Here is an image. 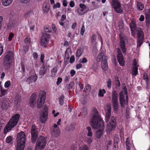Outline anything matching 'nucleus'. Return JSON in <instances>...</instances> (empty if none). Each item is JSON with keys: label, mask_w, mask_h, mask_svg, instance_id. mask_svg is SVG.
Segmentation results:
<instances>
[{"label": "nucleus", "mask_w": 150, "mask_h": 150, "mask_svg": "<svg viewBox=\"0 0 150 150\" xmlns=\"http://www.w3.org/2000/svg\"><path fill=\"white\" fill-rule=\"evenodd\" d=\"M90 122L92 128L94 129L99 128V129L96 132V137L97 138H100L103 133L104 122L100 116L98 115V112L97 110L94 111Z\"/></svg>", "instance_id": "obj_1"}, {"label": "nucleus", "mask_w": 150, "mask_h": 150, "mask_svg": "<svg viewBox=\"0 0 150 150\" xmlns=\"http://www.w3.org/2000/svg\"><path fill=\"white\" fill-rule=\"evenodd\" d=\"M20 118V115L18 113L12 116L4 128V134H6V132H8L17 125Z\"/></svg>", "instance_id": "obj_2"}, {"label": "nucleus", "mask_w": 150, "mask_h": 150, "mask_svg": "<svg viewBox=\"0 0 150 150\" xmlns=\"http://www.w3.org/2000/svg\"><path fill=\"white\" fill-rule=\"evenodd\" d=\"M17 146L16 150H23L25 144L26 136L25 133L21 131L17 134Z\"/></svg>", "instance_id": "obj_3"}, {"label": "nucleus", "mask_w": 150, "mask_h": 150, "mask_svg": "<svg viewBox=\"0 0 150 150\" xmlns=\"http://www.w3.org/2000/svg\"><path fill=\"white\" fill-rule=\"evenodd\" d=\"M47 143V138L44 136H40L38 139L35 150H42L44 149Z\"/></svg>", "instance_id": "obj_4"}, {"label": "nucleus", "mask_w": 150, "mask_h": 150, "mask_svg": "<svg viewBox=\"0 0 150 150\" xmlns=\"http://www.w3.org/2000/svg\"><path fill=\"white\" fill-rule=\"evenodd\" d=\"M118 94L116 91L112 92V103L114 110L117 111L118 110L119 103L118 102Z\"/></svg>", "instance_id": "obj_5"}, {"label": "nucleus", "mask_w": 150, "mask_h": 150, "mask_svg": "<svg viewBox=\"0 0 150 150\" xmlns=\"http://www.w3.org/2000/svg\"><path fill=\"white\" fill-rule=\"evenodd\" d=\"M14 54L11 51L8 52L4 59V64L5 66L10 67L11 62V60L13 58Z\"/></svg>", "instance_id": "obj_6"}, {"label": "nucleus", "mask_w": 150, "mask_h": 150, "mask_svg": "<svg viewBox=\"0 0 150 150\" xmlns=\"http://www.w3.org/2000/svg\"><path fill=\"white\" fill-rule=\"evenodd\" d=\"M46 94V93L44 91H40L37 101V107L38 108H40L44 105L45 100Z\"/></svg>", "instance_id": "obj_7"}, {"label": "nucleus", "mask_w": 150, "mask_h": 150, "mask_svg": "<svg viewBox=\"0 0 150 150\" xmlns=\"http://www.w3.org/2000/svg\"><path fill=\"white\" fill-rule=\"evenodd\" d=\"M48 107L45 105L42 108L40 117V121L41 123H44L47 121L48 116Z\"/></svg>", "instance_id": "obj_8"}, {"label": "nucleus", "mask_w": 150, "mask_h": 150, "mask_svg": "<svg viewBox=\"0 0 150 150\" xmlns=\"http://www.w3.org/2000/svg\"><path fill=\"white\" fill-rule=\"evenodd\" d=\"M137 36V47H140L144 42V36L143 32L141 30H138Z\"/></svg>", "instance_id": "obj_9"}, {"label": "nucleus", "mask_w": 150, "mask_h": 150, "mask_svg": "<svg viewBox=\"0 0 150 150\" xmlns=\"http://www.w3.org/2000/svg\"><path fill=\"white\" fill-rule=\"evenodd\" d=\"M31 141L33 143H35L38 137L37 130L36 129L35 125H33L31 129Z\"/></svg>", "instance_id": "obj_10"}, {"label": "nucleus", "mask_w": 150, "mask_h": 150, "mask_svg": "<svg viewBox=\"0 0 150 150\" xmlns=\"http://www.w3.org/2000/svg\"><path fill=\"white\" fill-rule=\"evenodd\" d=\"M117 58L120 65V66H124L125 64V61L122 53L121 51L119 48L117 49Z\"/></svg>", "instance_id": "obj_11"}, {"label": "nucleus", "mask_w": 150, "mask_h": 150, "mask_svg": "<svg viewBox=\"0 0 150 150\" xmlns=\"http://www.w3.org/2000/svg\"><path fill=\"white\" fill-rule=\"evenodd\" d=\"M50 35L47 33H44L41 39V44L42 46L46 47L50 39Z\"/></svg>", "instance_id": "obj_12"}, {"label": "nucleus", "mask_w": 150, "mask_h": 150, "mask_svg": "<svg viewBox=\"0 0 150 150\" xmlns=\"http://www.w3.org/2000/svg\"><path fill=\"white\" fill-rule=\"evenodd\" d=\"M120 38V47L123 53H126V48L125 46V37L122 36L120 34L119 35Z\"/></svg>", "instance_id": "obj_13"}, {"label": "nucleus", "mask_w": 150, "mask_h": 150, "mask_svg": "<svg viewBox=\"0 0 150 150\" xmlns=\"http://www.w3.org/2000/svg\"><path fill=\"white\" fill-rule=\"evenodd\" d=\"M116 122L115 118L114 116H112L110 122L108 124V129L110 131H112L116 128Z\"/></svg>", "instance_id": "obj_14"}, {"label": "nucleus", "mask_w": 150, "mask_h": 150, "mask_svg": "<svg viewBox=\"0 0 150 150\" xmlns=\"http://www.w3.org/2000/svg\"><path fill=\"white\" fill-rule=\"evenodd\" d=\"M128 96L127 95L126 96V100L125 99L124 96L122 92L120 93L119 100L121 106L123 107L124 105H127L128 103Z\"/></svg>", "instance_id": "obj_15"}, {"label": "nucleus", "mask_w": 150, "mask_h": 150, "mask_svg": "<svg viewBox=\"0 0 150 150\" xmlns=\"http://www.w3.org/2000/svg\"><path fill=\"white\" fill-rule=\"evenodd\" d=\"M107 57L105 54L103 53V51L102 50L100 52L99 54H98L96 59V61L98 62L101 61L103 62V60L105 61L107 60Z\"/></svg>", "instance_id": "obj_16"}, {"label": "nucleus", "mask_w": 150, "mask_h": 150, "mask_svg": "<svg viewBox=\"0 0 150 150\" xmlns=\"http://www.w3.org/2000/svg\"><path fill=\"white\" fill-rule=\"evenodd\" d=\"M48 66L47 64H43L42 67L40 68L39 72V74L41 76H43L47 72Z\"/></svg>", "instance_id": "obj_17"}, {"label": "nucleus", "mask_w": 150, "mask_h": 150, "mask_svg": "<svg viewBox=\"0 0 150 150\" xmlns=\"http://www.w3.org/2000/svg\"><path fill=\"white\" fill-rule=\"evenodd\" d=\"M111 109L110 106L108 107L107 111L105 113V121L106 122H108L111 117Z\"/></svg>", "instance_id": "obj_18"}, {"label": "nucleus", "mask_w": 150, "mask_h": 150, "mask_svg": "<svg viewBox=\"0 0 150 150\" xmlns=\"http://www.w3.org/2000/svg\"><path fill=\"white\" fill-rule=\"evenodd\" d=\"M10 106V103L7 100H4L1 103V108L3 110H6Z\"/></svg>", "instance_id": "obj_19"}, {"label": "nucleus", "mask_w": 150, "mask_h": 150, "mask_svg": "<svg viewBox=\"0 0 150 150\" xmlns=\"http://www.w3.org/2000/svg\"><path fill=\"white\" fill-rule=\"evenodd\" d=\"M37 76L36 75L31 76L27 79L26 81L30 84L35 82L37 80Z\"/></svg>", "instance_id": "obj_20"}, {"label": "nucleus", "mask_w": 150, "mask_h": 150, "mask_svg": "<svg viewBox=\"0 0 150 150\" xmlns=\"http://www.w3.org/2000/svg\"><path fill=\"white\" fill-rule=\"evenodd\" d=\"M36 94L33 93L30 96V107H33L34 106V103L35 101Z\"/></svg>", "instance_id": "obj_21"}, {"label": "nucleus", "mask_w": 150, "mask_h": 150, "mask_svg": "<svg viewBox=\"0 0 150 150\" xmlns=\"http://www.w3.org/2000/svg\"><path fill=\"white\" fill-rule=\"evenodd\" d=\"M51 135L52 136L57 137L60 135V131L59 129H52L51 130Z\"/></svg>", "instance_id": "obj_22"}, {"label": "nucleus", "mask_w": 150, "mask_h": 150, "mask_svg": "<svg viewBox=\"0 0 150 150\" xmlns=\"http://www.w3.org/2000/svg\"><path fill=\"white\" fill-rule=\"evenodd\" d=\"M42 9L44 12L47 13L50 9L49 4L46 2L44 3L43 4Z\"/></svg>", "instance_id": "obj_23"}, {"label": "nucleus", "mask_w": 150, "mask_h": 150, "mask_svg": "<svg viewBox=\"0 0 150 150\" xmlns=\"http://www.w3.org/2000/svg\"><path fill=\"white\" fill-rule=\"evenodd\" d=\"M101 67L102 69L104 71H106L108 68V64L107 60H103L101 62Z\"/></svg>", "instance_id": "obj_24"}, {"label": "nucleus", "mask_w": 150, "mask_h": 150, "mask_svg": "<svg viewBox=\"0 0 150 150\" xmlns=\"http://www.w3.org/2000/svg\"><path fill=\"white\" fill-rule=\"evenodd\" d=\"M111 3L113 8L121 5L119 1L118 0H112Z\"/></svg>", "instance_id": "obj_25"}, {"label": "nucleus", "mask_w": 150, "mask_h": 150, "mask_svg": "<svg viewBox=\"0 0 150 150\" xmlns=\"http://www.w3.org/2000/svg\"><path fill=\"white\" fill-rule=\"evenodd\" d=\"M130 28L131 33H132L133 30H135L137 29V26L135 23L134 22L131 21L129 25Z\"/></svg>", "instance_id": "obj_26"}, {"label": "nucleus", "mask_w": 150, "mask_h": 150, "mask_svg": "<svg viewBox=\"0 0 150 150\" xmlns=\"http://www.w3.org/2000/svg\"><path fill=\"white\" fill-rule=\"evenodd\" d=\"M13 0H2V3L3 5L7 6L9 5L12 3Z\"/></svg>", "instance_id": "obj_27"}, {"label": "nucleus", "mask_w": 150, "mask_h": 150, "mask_svg": "<svg viewBox=\"0 0 150 150\" xmlns=\"http://www.w3.org/2000/svg\"><path fill=\"white\" fill-rule=\"evenodd\" d=\"M57 68L56 67H54L51 70V76L52 77H54L57 74Z\"/></svg>", "instance_id": "obj_28"}, {"label": "nucleus", "mask_w": 150, "mask_h": 150, "mask_svg": "<svg viewBox=\"0 0 150 150\" xmlns=\"http://www.w3.org/2000/svg\"><path fill=\"white\" fill-rule=\"evenodd\" d=\"M21 99V97L19 95H16L15 98L14 103L16 105H18L20 103Z\"/></svg>", "instance_id": "obj_29"}, {"label": "nucleus", "mask_w": 150, "mask_h": 150, "mask_svg": "<svg viewBox=\"0 0 150 150\" xmlns=\"http://www.w3.org/2000/svg\"><path fill=\"white\" fill-rule=\"evenodd\" d=\"M114 10L118 13H122L123 12V10L122 8L121 5L120 6H118L114 8Z\"/></svg>", "instance_id": "obj_30"}, {"label": "nucleus", "mask_w": 150, "mask_h": 150, "mask_svg": "<svg viewBox=\"0 0 150 150\" xmlns=\"http://www.w3.org/2000/svg\"><path fill=\"white\" fill-rule=\"evenodd\" d=\"M138 67H133L132 69V74L134 76H136L138 74Z\"/></svg>", "instance_id": "obj_31"}, {"label": "nucleus", "mask_w": 150, "mask_h": 150, "mask_svg": "<svg viewBox=\"0 0 150 150\" xmlns=\"http://www.w3.org/2000/svg\"><path fill=\"white\" fill-rule=\"evenodd\" d=\"M64 96L63 94H61L59 98V103L60 105H62L64 103Z\"/></svg>", "instance_id": "obj_32"}, {"label": "nucleus", "mask_w": 150, "mask_h": 150, "mask_svg": "<svg viewBox=\"0 0 150 150\" xmlns=\"http://www.w3.org/2000/svg\"><path fill=\"white\" fill-rule=\"evenodd\" d=\"M142 79L145 80L147 84L149 81V77L147 74L146 72L144 73Z\"/></svg>", "instance_id": "obj_33"}, {"label": "nucleus", "mask_w": 150, "mask_h": 150, "mask_svg": "<svg viewBox=\"0 0 150 150\" xmlns=\"http://www.w3.org/2000/svg\"><path fill=\"white\" fill-rule=\"evenodd\" d=\"M106 93V91L104 89H100L99 90L98 96L101 97H103L104 96V94Z\"/></svg>", "instance_id": "obj_34"}, {"label": "nucleus", "mask_w": 150, "mask_h": 150, "mask_svg": "<svg viewBox=\"0 0 150 150\" xmlns=\"http://www.w3.org/2000/svg\"><path fill=\"white\" fill-rule=\"evenodd\" d=\"M150 14H146V22L147 26H149L150 23Z\"/></svg>", "instance_id": "obj_35"}, {"label": "nucleus", "mask_w": 150, "mask_h": 150, "mask_svg": "<svg viewBox=\"0 0 150 150\" xmlns=\"http://www.w3.org/2000/svg\"><path fill=\"white\" fill-rule=\"evenodd\" d=\"M21 69L20 71L22 72V74L24 75L25 72V64L23 62H22L21 63Z\"/></svg>", "instance_id": "obj_36"}, {"label": "nucleus", "mask_w": 150, "mask_h": 150, "mask_svg": "<svg viewBox=\"0 0 150 150\" xmlns=\"http://www.w3.org/2000/svg\"><path fill=\"white\" fill-rule=\"evenodd\" d=\"M44 30L46 32L50 33L52 32L50 27L48 25H45L44 27Z\"/></svg>", "instance_id": "obj_37"}, {"label": "nucleus", "mask_w": 150, "mask_h": 150, "mask_svg": "<svg viewBox=\"0 0 150 150\" xmlns=\"http://www.w3.org/2000/svg\"><path fill=\"white\" fill-rule=\"evenodd\" d=\"M137 7L139 10L142 11L144 8V5L141 2H138L137 3Z\"/></svg>", "instance_id": "obj_38"}, {"label": "nucleus", "mask_w": 150, "mask_h": 150, "mask_svg": "<svg viewBox=\"0 0 150 150\" xmlns=\"http://www.w3.org/2000/svg\"><path fill=\"white\" fill-rule=\"evenodd\" d=\"M81 113L83 116H85L87 115V109L86 107H84L82 108L81 112Z\"/></svg>", "instance_id": "obj_39"}, {"label": "nucleus", "mask_w": 150, "mask_h": 150, "mask_svg": "<svg viewBox=\"0 0 150 150\" xmlns=\"http://www.w3.org/2000/svg\"><path fill=\"white\" fill-rule=\"evenodd\" d=\"M77 11L78 15H82L86 12L84 10L80 9V8H79L77 9Z\"/></svg>", "instance_id": "obj_40"}, {"label": "nucleus", "mask_w": 150, "mask_h": 150, "mask_svg": "<svg viewBox=\"0 0 150 150\" xmlns=\"http://www.w3.org/2000/svg\"><path fill=\"white\" fill-rule=\"evenodd\" d=\"M70 49L69 48H67L65 52V57L67 59H69V53L71 52H70Z\"/></svg>", "instance_id": "obj_41"}, {"label": "nucleus", "mask_w": 150, "mask_h": 150, "mask_svg": "<svg viewBox=\"0 0 150 150\" xmlns=\"http://www.w3.org/2000/svg\"><path fill=\"white\" fill-rule=\"evenodd\" d=\"M83 51L81 49H78L76 52V56L78 57H79L81 55Z\"/></svg>", "instance_id": "obj_42"}, {"label": "nucleus", "mask_w": 150, "mask_h": 150, "mask_svg": "<svg viewBox=\"0 0 150 150\" xmlns=\"http://www.w3.org/2000/svg\"><path fill=\"white\" fill-rule=\"evenodd\" d=\"M61 7V4L59 2H57L56 4H54L53 6V9H55L57 8H60Z\"/></svg>", "instance_id": "obj_43"}, {"label": "nucleus", "mask_w": 150, "mask_h": 150, "mask_svg": "<svg viewBox=\"0 0 150 150\" xmlns=\"http://www.w3.org/2000/svg\"><path fill=\"white\" fill-rule=\"evenodd\" d=\"M86 129L88 131V133L87 135L89 137H91L92 135V132L91 130V128L90 127H88Z\"/></svg>", "instance_id": "obj_44"}, {"label": "nucleus", "mask_w": 150, "mask_h": 150, "mask_svg": "<svg viewBox=\"0 0 150 150\" xmlns=\"http://www.w3.org/2000/svg\"><path fill=\"white\" fill-rule=\"evenodd\" d=\"M115 84L118 87L120 86V82L117 76L115 77Z\"/></svg>", "instance_id": "obj_45"}, {"label": "nucleus", "mask_w": 150, "mask_h": 150, "mask_svg": "<svg viewBox=\"0 0 150 150\" xmlns=\"http://www.w3.org/2000/svg\"><path fill=\"white\" fill-rule=\"evenodd\" d=\"M15 25V23L14 21H9L8 25V27L11 28L14 27Z\"/></svg>", "instance_id": "obj_46"}, {"label": "nucleus", "mask_w": 150, "mask_h": 150, "mask_svg": "<svg viewBox=\"0 0 150 150\" xmlns=\"http://www.w3.org/2000/svg\"><path fill=\"white\" fill-rule=\"evenodd\" d=\"M12 139V137L11 136H9L6 138V141L8 143H11Z\"/></svg>", "instance_id": "obj_47"}, {"label": "nucleus", "mask_w": 150, "mask_h": 150, "mask_svg": "<svg viewBox=\"0 0 150 150\" xmlns=\"http://www.w3.org/2000/svg\"><path fill=\"white\" fill-rule=\"evenodd\" d=\"M52 28L53 30L54 33H58V30L56 28V26L54 24H52Z\"/></svg>", "instance_id": "obj_48"}, {"label": "nucleus", "mask_w": 150, "mask_h": 150, "mask_svg": "<svg viewBox=\"0 0 150 150\" xmlns=\"http://www.w3.org/2000/svg\"><path fill=\"white\" fill-rule=\"evenodd\" d=\"M107 86L108 88H110L111 87V81L110 79H109L107 81Z\"/></svg>", "instance_id": "obj_49"}, {"label": "nucleus", "mask_w": 150, "mask_h": 150, "mask_svg": "<svg viewBox=\"0 0 150 150\" xmlns=\"http://www.w3.org/2000/svg\"><path fill=\"white\" fill-rule=\"evenodd\" d=\"M80 150H89L87 145H85L82 146L80 149Z\"/></svg>", "instance_id": "obj_50"}, {"label": "nucleus", "mask_w": 150, "mask_h": 150, "mask_svg": "<svg viewBox=\"0 0 150 150\" xmlns=\"http://www.w3.org/2000/svg\"><path fill=\"white\" fill-rule=\"evenodd\" d=\"M98 52V50L96 45L93 46V48L92 52L93 54L96 55Z\"/></svg>", "instance_id": "obj_51"}, {"label": "nucleus", "mask_w": 150, "mask_h": 150, "mask_svg": "<svg viewBox=\"0 0 150 150\" xmlns=\"http://www.w3.org/2000/svg\"><path fill=\"white\" fill-rule=\"evenodd\" d=\"M85 32V26L84 25H83L81 29L80 34L82 35H83Z\"/></svg>", "instance_id": "obj_52"}, {"label": "nucleus", "mask_w": 150, "mask_h": 150, "mask_svg": "<svg viewBox=\"0 0 150 150\" xmlns=\"http://www.w3.org/2000/svg\"><path fill=\"white\" fill-rule=\"evenodd\" d=\"M31 14V12L28 11L24 14V16L26 18H28L30 17V16Z\"/></svg>", "instance_id": "obj_53"}, {"label": "nucleus", "mask_w": 150, "mask_h": 150, "mask_svg": "<svg viewBox=\"0 0 150 150\" xmlns=\"http://www.w3.org/2000/svg\"><path fill=\"white\" fill-rule=\"evenodd\" d=\"M11 84V82L10 81H6L4 84V87L6 88H8L10 86Z\"/></svg>", "instance_id": "obj_54"}, {"label": "nucleus", "mask_w": 150, "mask_h": 150, "mask_svg": "<svg viewBox=\"0 0 150 150\" xmlns=\"http://www.w3.org/2000/svg\"><path fill=\"white\" fill-rule=\"evenodd\" d=\"M21 3L25 4H26L29 2L31 0H19Z\"/></svg>", "instance_id": "obj_55"}, {"label": "nucleus", "mask_w": 150, "mask_h": 150, "mask_svg": "<svg viewBox=\"0 0 150 150\" xmlns=\"http://www.w3.org/2000/svg\"><path fill=\"white\" fill-rule=\"evenodd\" d=\"M76 74V71L74 69H72L70 71V74L71 77L74 76Z\"/></svg>", "instance_id": "obj_56"}, {"label": "nucleus", "mask_w": 150, "mask_h": 150, "mask_svg": "<svg viewBox=\"0 0 150 150\" xmlns=\"http://www.w3.org/2000/svg\"><path fill=\"white\" fill-rule=\"evenodd\" d=\"M14 36V34L12 33H10L9 37H8V40L9 41H11L12 40V39L13 38Z\"/></svg>", "instance_id": "obj_57"}, {"label": "nucleus", "mask_w": 150, "mask_h": 150, "mask_svg": "<svg viewBox=\"0 0 150 150\" xmlns=\"http://www.w3.org/2000/svg\"><path fill=\"white\" fill-rule=\"evenodd\" d=\"M86 141L88 144H90L92 142V140L90 138H87L86 139Z\"/></svg>", "instance_id": "obj_58"}, {"label": "nucleus", "mask_w": 150, "mask_h": 150, "mask_svg": "<svg viewBox=\"0 0 150 150\" xmlns=\"http://www.w3.org/2000/svg\"><path fill=\"white\" fill-rule=\"evenodd\" d=\"M79 64H77L76 66V69H79L83 67L82 64H81L79 61Z\"/></svg>", "instance_id": "obj_59"}, {"label": "nucleus", "mask_w": 150, "mask_h": 150, "mask_svg": "<svg viewBox=\"0 0 150 150\" xmlns=\"http://www.w3.org/2000/svg\"><path fill=\"white\" fill-rule=\"evenodd\" d=\"M45 58V55L43 54H41L40 55V62H41L43 63V64H44V59Z\"/></svg>", "instance_id": "obj_60"}, {"label": "nucleus", "mask_w": 150, "mask_h": 150, "mask_svg": "<svg viewBox=\"0 0 150 150\" xmlns=\"http://www.w3.org/2000/svg\"><path fill=\"white\" fill-rule=\"evenodd\" d=\"M62 79L61 77H59L58 78L57 81L56 82L57 85H59L62 82Z\"/></svg>", "instance_id": "obj_61"}, {"label": "nucleus", "mask_w": 150, "mask_h": 150, "mask_svg": "<svg viewBox=\"0 0 150 150\" xmlns=\"http://www.w3.org/2000/svg\"><path fill=\"white\" fill-rule=\"evenodd\" d=\"M96 35H93L91 38V41L92 42H94L96 41Z\"/></svg>", "instance_id": "obj_62"}, {"label": "nucleus", "mask_w": 150, "mask_h": 150, "mask_svg": "<svg viewBox=\"0 0 150 150\" xmlns=\"http://www.w3.org/2000/svg\"><path fill=\"white\" fill-rule=\"evenodd\" d=\"M91 89V86L89 84H87L85 87V89H86V90L88 91L90 90Z\"/></svg>", "instance_id": "obj_63"}, {"label": "nucleus", "mask_w": 150, "mask_h": 150, "mask_svg": "<svg viewBox=\"0 0 150 150\" xmlns=\"http://www.w3.org/2000/svg\"><path fill=\"white\" fill-rule=\"evenodd\" d=\"M80 7L79 8L80 9H82L84 10L86 8V6L83 4H79Z\"/></svg>", "instance_id": "obj_64"}]
</instances>
